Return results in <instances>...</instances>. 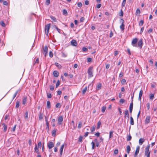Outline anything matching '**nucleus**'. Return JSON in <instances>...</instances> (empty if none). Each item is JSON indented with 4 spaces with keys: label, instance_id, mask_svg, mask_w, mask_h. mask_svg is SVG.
Returning <instances> with one entry per match:
<instances>
[{
    "label": "nucleus",
    "instance_id": "6e6552de",
    "mask_svg": "<svg viewBox=\"0 0 157 157\" xmlns=\"http://www.w3.org/2000/svg\"><path fill=\"white\" fill-rule=\"evenodd\" d=\"M94 142L92 141L91 143L92 145V149H94L95 148V142L96 143L98 142L97 139H95L94 140Z\"/></svg>",
    "mask_w": 157,
    "mask_h": 157
},
{
    "label": "nucleus",
    "instance_id": "4468645a",
    "mask_svg": "<svg viewBox=\"0 0 157 157\" xmlns=\"http://www.w3.org/2000/svg\"><path fill=\"white\" fill-rule=\"evenodd\" d=\"M143 90H141L140 91V92H139V94L138 100L139 101H140L141 102V97H142V95L143 94Z\"/></svg>",
    "mask_w": 157,
    "mask_h": 157
},
{
    "label": "nucleus",
    "instance_id": "6ab92c4d",
    "mask_svg": "<svg viewBox=\"0 0 157 157\" xmlns=\"http://www.w3.org/2000/svg\"><path fill=\"white\" fill-rule=\"evenodd\" d=\"M124 117H127L128 118H129V113H128V111L127 110H126L125 111Z\"/></svg>",
    "mask_w": 157,
    "mask_h": 157
},
{
    "label": "nucleus",
    "instance_id": "39448f33",
    "mask_svg": "<svg viewBox=\"0 0 157 157\" xmlns=\"http://www.w3.org/2000/svg\"><path fill=\"white\" fill-rule=\"evenodd\" d=\"M63 121V117L62 116H59L58 118V121L59 125H61L62 124V122Z\"/></svg>",
    "mask_w": 157,
    "mask_h": 157
},
{
    "label": "nucleus",
    "instance_id": "e433bc0d",
    "mask_svg": "<svg viewBox=\"0 0 157 157\" xmlns=\"http://www.w3.org/2000/svg\"><path fill=\"white\" fill-rule=\"evenodd\" d=\"M54 21L56 22V18L52 16L50 17Z\"/></svg>",
    "mask_w": 157,
    "mask_h": 157
},
{
    "label": "nucleus",
    "instance_id": "6e6d98bb",
    "mask_svg": "<svg viewBox=\"0 0 157 157\" xmlns=\"http://www.w3.org/2000/svg\"><path fill=\"white\" fill-rule=\"evenodd\" d=\"M125 100H124L123 99H121L119 101V102L120 103H124L125 102Z\"/></svg>",
    "mask_w": 157,
    "mask_h": 157
},
{
    "label": "nucleus",
    "instance_id": "2f4dec72",
    "mask_svg": "<svg viewBox=\"0 0 157 157\" xmlns=\"http://www.w3.org/2000/svg\"><path fill=\"white\" fill-rule=\"evenodd\" d=\"M154 98V95L153 94H150V99L153 100Z\"/></svg>",
    "mask_w": 157,
    "mask_h": 157
},
{
    "label": "nucleus",
    "instance_id": "1a4fd4ad",
    "mask_svg": "<svg viewBox=\"0 0 157 157\" xmlns=\"http://www.w3.org/2000/svg\"><path fill=\"white\" fill-rule=\"evenodd\" d=\"M139 150H140V147L139 146H137L136 147V149L135 151V154L134 155V156L135 157H136L137 155L138 154L139 151Z\"/></svg>",
    "mask_w": 157,
    "mask_h": 157
},
{
    "label": "nucleus",
    "instance_id": "603ef678",
    "mask_svg": "<svg viewBox=\"0 0 157 157\" xmlns=\"http://www.w3.org/2000/svg\"><path fill=\"white\" fill-rule=\"evenodd\" d=\"M47 96V97L49 98H51V97H52L51 94L50 93H48Z\"/></svg>",
    "mask_w": 157,
    "mask_h": 157
},
{
    "label": "nucleus",
    "instance_id": "37998d69",
    "mask_svg": "<svg viewBox=\"0 0 157 157\" xmlns=\"http://www.w3.org/2000/svg\"><path fill=\"white\" fill-rule=\"evenodd\" d=\"M82 123L81 122H79L78 125V128H80L82 127Z\"/></svg>",
    "mask_w": 157,
    "mask_h": 157
},
{
    "label": "nucleus",
    "instance_id": "b1692460",
    "mask_svg": "<svg viewBox=\"0 0 157 157\" xmlns=\"http://www.w3.org/2000/svg\"><path fill=\"white\" fill-rule=\"evenodd\" d=\"M28 111H26V112L25 113L24 115V117L25 119H28Z\"/></svg>",
    "mask_w": 157,
    "mask_h": 157
},
{
    "label": "nucleus",
    "instance_id": "393cba45",
    "mask_svg": "<svg viewBox=\"0 0 157 157\" xmlns=\"http://www.w3.org/2000/svg\"><path fill=\"white\" fill-rule=\"evenodd\" d=\"M47 106L48 109L51 108L50 102L49 101H48L47 102Z\"/></svg>",
    "mask_w": 157,
    "mask_h": 157
},
{
    "label": "nucleus",
    "instance_id": "a19ab883",
    "mask_svg": "<svg viewBox=\"0 0 157 157\" xmlns=\"http://www.w3.org/2000/svg\"><path fill=\"white\" fill-rule=\"evenodd\" d=\"M0 24L2 27H5L6 26V25L4 21H1L0 22Z\"/></svg>",
    "mask_w": 157,
    "mask_h": 157
},
{
    "label": "nucleus",
    "instance_id": "680f3d73",
    "mask_svg": "<svg viewBox=\"0 0 157 157\" xmlns=\"http://www.w3.org/2000/svg\"><path fill=\"white\" fill-rule=\"evenodd\" d=\"M50 88L51 90H53L54 88V86H50Z\"/></svg>",
    "mask_w": 157,
    "mask_h": 157
},
{
    "label": "nucleus",
    "instance_id": "8fccbe9b",
    "mask_svg": "<svg viewBox=\"0 0 157 157\" xmlns=\"http://www.w3.org/2000/svg\"><path fill=\"white\" fill-rule=\"evenodd\" d=\"M60 84V82H59V80L58 81L57 83H56V88H57L58 87V86H59V85Z\"/></svg>",
    "mask_w": 157,
    "mask_h": 157
},
{
    "label": "nucleus",
    "instance_id": "a18cd8bd",
    "mask_svg": "<svg viewBox=\"0 0 157 157\" xmlns=\"http://www.w3.org/2000/svg\"><path fill=\"white\" fill-rule=\"evenodd\" d=\"M133 102H132V101L130 104L129 109H133Z\"/></svg>",
    "mask_w": 157,
    "mask_h": 157
},
{
    "label": "nucleus",
    "instance_id": "412c9836",
    "mask_svg": "<svg viewBox=\"0 0 157 157\" xmlns=\"http://www.w3.org/2000/svg\"><path fill=\"white\" fill-rule=\"evenodd\" d=\"M130 123L131 125L134 124V121L132 117H130Z\"/></svg>",
    "mask_w": 157,
    "mask_h": 157
},
{
    "label": "nucleus",
    "instance_id": "20e7f679",
    "mask_svg": "<svg viewBox=\"0 0 157 157\" xmlns=\"http://www.w3.org/2000/svg\"><path fill=\"white\" fill-rule=\"evenodd\" d=\"M43 54L46 57L48 52V49L47 46H45L43 48Z\"/></svg>",
    "mask_w": 157,
    "mask_h": 157
},
{
    "label": "nucleus",
    "instance_id": "5fc2aeb1",
    "mask_svg": "<svg viewBox=\"0 0 157 157\" xmlns=\"http://www.w3.org/2000/svg\"><path fill=\"white\" fill-rule=\"evenodd\" d=\"M50 3V0H46V4L47 5H48Z\"/></svg>",
    "mask_w": 157,
    "mask_h": 157
},
{
    "label": "nucleus",
    "instance_id": "7c9ffc66",
    "mask_svg": "<svg viewBox=\"0 0 157 157\" xmlns=\"http://www.w3.org/2000/svg\"><path fill=\"white\" fill-rule=\"evenodd\" d=\"M2 124L3 126V127H4L3 131L4 132H6L7 130V126L4 123H3Z\"/></svg>",
    "mask_w": 157,
    "mask_h": 157
},
{
    "label": "nucleus",
    "instance_id": "c756f323",
    "mask_svg": "<svg viewBox=\"0 0 157 157\" xmlns=\"http://www.w3.org/2000/svg\"><path fill=\"white\" fill-rule=\"evenodd\" d=\"M101 124V123L100 121H99L97 124V128L98 129L100 127V125Z\"/></svg>",
    "mask_w": 157,
    "mask_h": 157
},
{
    "label": "nucleus",
    "instance_id": "9b49d317",
    "mask_svg": "<svg viewBox=\"0 0 157 157\" xmlns=\"http://www.w3.org/2000/svg\"><path fill=\"white\" fill-rule=\"evenodd\" d=\"M143 45V42L142 39L140 40L138 43V46L141 48Z\"/></svg>",
    "mask_w": 157,
    "mask_h": 157
},
{
    "label": "nucleus",
    "instance_id": "4be33fe9",
    "mask_svg": "<svg viewBox=\"0 0 157 157\" xmlns=\"http://www.w3.org/2000/svg\"><path fill=\"white\" fill-rule=\"evenodd\" d=\"M101 83H99L98 85H97V86L96 87V90H100L101 89Z\"/></svg>",
    "mask_w": 157,
    "mask_h": 157
},
{
    "label": "nucleus",
    "instance_id": "e2e57ef3",
    "mask_svg": "<svg viewBox=\"0 0 157 157\" xmlns=\"http://www.w3.org/2000/svg\"><path fill=\"white\" fill-rule=\"evenodd\" d=\"M78 6L79 7H81L82 6V4L81 2H78Z\"/></svg>",
    "mask_w": 157,
    "mask_h": 157
},
{
    "label": "nucleus",
    "instance_id": "ea45409f",
    "mask_svg": "<svg viewBox=\"0 0 157 157\" xmlns=\"http://www.w3.org/2000/svg\"><path fill=\"white\" fill-rule=\"evenodd\" d=\"M131 138H132L131 136L130 135H129V136H127V141H130L131 140Z\"/></svg>",
    "mask_w": 157,
    "mask_h": 157
},
{
    "label": "nucleus",
    "instance_id": "338daca9",
    "mask_svg": "<svg viewBox=\"0 0 157 157\" xmlns=\"http://www.w3.org/2000/svg\"><path fill=\"white\" fill-rule=\"evenodd\" d=\"M84 17H81L80 19V21L81 22H82L84 21Z\"/></svg>",
    "mask_w": 157,
    "mask_h": 157
},
{
    "label": "nucleus",
    "instance_id": "f704fd0d",
    "mask_svg": "<svg viewBox=\"0 0 157 157\" xmlns=\"http://www.w3.org/2000/svg\"><path fill=\"white\" fill-rule=\"evenodd\" d=\"M43 114L41 113H40L39 116V120H41L43 119Z\"/></svg>",
    "mask_w": 157,
    "mask_h": 157
},
{
    "label": "nucleus",
    "instance_id": "9d476101",
    "mask_svg": "<svg viewBox=\"0 0 157 157\" xmlns=\"http://www.w3.org/2000/svg\"><path fill=\"white\" fill-rule=\"evenodd\" d=\"M137 41H138L137 38H135L134 39H133L132 40V45L133 46H136V45H134L135 44L137 43Z\"/></svg>",
    "mask_w": 157,
    "mask_h": 157
},
{
    "label": "nucleus",
    "instance_id": "13d9d810",
    "mask_svg": "<svg viewBox=\"0 0 157 157\" xmlns=\"http://www.w3.org/2000/svg\"><path fill=\"white\" fill-rule=\"evenodd\" d=\"M49 56L50 57L52 58L53 57V54L52 53V52L51 51H50L49 52Z\"/></svg>",
    "mask_w": 157,
    "mask_h": 157
},
{
    "label": "nucleus",
    "instance_id": "423d86ee",
    "mask_svg": "<svg viewBox=\"0 0 157 157\" xmlns=\"http://www.w3.org/2000/svg\"><path fill=\"white\" fill-rule=\"evenodd\" d=\"M121 20L122 23L121 25L120 26V28L121 30H124V21L122 19H121Z\"/></svg>",
    "mask_w": 157,
    "mask_h": 157
},
{
    "label": "nucleus",
    "instance_id": "bb28decb",
    "mask_svg": "<svg viewBox=\"0 0 157 157\" xmlns=\"http://www.w3.org/2000/svg\"><path fill=\"white\" fill-rule=\"evenodd\" d=\"M140 13V11L139 9H137L136 10V15H139Z\"/></svg>",
    "mask_w": 157,
    "mask_h": 157
},
{
    "label": "nucleus",
    "instance_id": "aec40b11",
    "mask_svg": "<svg viewBox=\"0 0 157 157\" xmlns=\"http://www.w3.org/2000/svg\"><path fill=\"white\" fill-rule=\"evenodd\" d=\"M27 98L26 97H24L22 100V104L24 105H25L27 102Z\"/></svg>",
    "mask_w": 157,
    "mask_h": 157
},
{
    "label": "nucleus",
    "instance_id": "052dcab7",
    "mask_svg": "<svg viewBox=\"0 0 157 157\" xmlns=\"http://www.w3.org/2000/svg\"><path fill=\"white\" fill-rule=\"evenodd\" d=\"M118 153V149H116L114 151V154L115 155L117 154Z\"/></svg>",
    "mask_w": 157,
    "mask_h": 157
},
{
    "label": "nucleus",
    "instance_id": "473e14b6",
    "mask_svg": "<svg viewBox=\"0 0 157 157\" xmlns=\"http://www.w3.org/2000/svg\"><path fill=\"white\" fill-rule=\"evenodd\" d=\"M57 130L56 129H54L52 131V136H55L56 135V132Z\"/></svg>",
    "mask_w": 157,
    "mask_h": 157
},
{
    "label": "nucleus",
    "instance_id": "09e8293b",
    "mask_svg": "<svg viewBox=\"0 0 157 157\" xmlns=\"http://www.w3.org/2000/svg\"><path fill=\"white\" fill-rule=\"evenodd\" d=\"M126 82V80L124 79H122L121 81V83L122 84H124Z\"/></svg>",
    "mask_w": 157,
    "mask_h": 157
},
{
    "label": "nucleus",
    "instance_id": "bf43d9fd",
    "mask_svg": "<svg viewBox=\"0 0 157 157\" xmlns=\"http://www.w3.org/2000/svg\"><path fill=\"white\" fill-rule=\"evenodd\" d=\"M38 147L39 148L40 147H41L42 143H41V142H39V143H38Z\"/></svg>",
    "mask_w": 157,
    "mask_h": 157
},
{
    "label": "nucleus",
    "instance_id": "79ce46f5",
    "mask_svg": "<svg viewBox=\"0 0 157 157\" xmlns=\"http://www.w3.org/2000/svg\"><path fill=\"white\" fill-rule=\"evenodd\" d=\"M90 130L92 132H94L95 130V127L94 126H92Z\"/></svg>",
    "mask_w": 157,
    "mask_h": 157
},
{
    "label": "nucleus",
    "instance_id": "f03ea898",
    "mask_svg": "<svg viewBox=\"0 0 157 157\" xmlns=\"http://www.w3.org/2000/svg\"><path fill=\"white\" fill-rule=\"evenodd\" d=\"M93 68L92 67H90L88 70V73L89 77L90 78L93 76Z\"/></svg>",
    "mask_w": 157,
    "mask_h": 157
},
{
    "label": "nucleus",
    "instance_id": "0eeeda50",
    "mask_svg": "<svg viewBox=\"0 0 157 157\" xmlns=\"http://www.w3.org/2000/svg\"><path fill=\"white\" fill-rule=\"evenodd\" d=\"M54 144L52 142H49L48 144V147L49 149H51L54 147Z\"/></svg>",
    "mask_w": 157,
    "mask_h": 157
},
{
    "label": "nucleus",
    "instance_id": "58836bf2",
    "mask_svg": "<svg viewBox=\"0 0 157 157\" xmlns=\"http://www.w3.org/2000/svg\"><path fill=\"white\" fill-rule=\"evenodd\" d=\"M56 107L57 108H59L61 107V105L59 103H57L56 105Z\"/></svg>",
    "mask_w": 157,
    "mask_h": 157
},
{
    "label": "nucleus",
    "instance_id": "c85d7f7f",
    "mask_svg": "<svg viewBox=\"0 0 157 157\" xmlns=\"http://www.w3.org/2000/svg\"><path fill=\"white\" fill-rule=\"evenodd\" d=\"M113 131H111L109 132V139L113 137Z\"/></svg>",
    "mask_w": 157,
    "mask_h": 157
},
{
    "label": "nucleus",
    "instance_id": "c03bdc74",
    "mask_svg": "<svg viewBox=\"0 0 157 157\" xmlns=\"http://www.w3.org/2000/svg\"><path fill=\"white\" fill-rule=\"evenodd\" d=\"M144 24V21L143 20H141L140 21V23H139V25L140 26H142Z\"/></svg>",
    "mask_w": 157,
    "mask_h": 157
},
{
    "label": "nucleus",
    "instance_id": "69168bd1",
    "mask_svg": "<svg viewBox=\"0 0 157 157\" xmlns=\"http://www.w3.org/2000/svg\"><path fill=\"white\" fill-rule=\"evenodd\" d=\"M39 63V58H38L36 59L35 62L34 63V64H35L36 63Z\"/></svg>",
    "mask_w": 157,
    "mask_h": 157
},
{
    "label": "nucleus",
    "instance_id": "5701e85b",
    "mask_svg": "<svg viewBox=\"0 0 157 157\" xmlns=\"http://www.w3.org/2000/svg\"><path fill=\"white\" fill-rule=\"evenodd\" d=\"M126 149L127 152L128 154H129L131 150L130 147L129 145H128L126 147Z\"/></svg>",
    "mask_w": 157,
    "mask_h": 157
},
{
    "label": "nucleus",
    "instance_id": "f8f14e48",
    "mask_svg": "<svg viewBox=\"0 0 157 157\" xmlns=\"http://www.w3.org/2000/svg\"><path fill=\"white\" fill-rule=\"evenodd\" d=\"M71 44L72 45L74 46H76L77 45V43L75 40H73L71 41Z\"/></svg>",
    "mask_w": 157,
    "mask_h": 157
},
{
    "label": "nucleus",
    "instance_id": "a211bd4d",
    "mask_svg": "<svg viewBox=\"0 0 157 157\" xmlns=\"http://www.w3.org/2000/svg\"><path fill=\"white\" fill-rule=\"evenodd\" d=\"M59 72L56 71H54L53 72V75L56 77H57L59 76Z\"/></svg>",
    "mask_w": 157,
    "mask_h": 157
},
{
    "label": "nucleus",
    "instance_id": "0e129e2a",
    "mask_svg": "<svg viewBox=\"0 0 157 157\" xmlns=\"http://www.w3.org/2000/svg\"><path fill=\"white\" fill-rule=\"evenodd\" d=\"M92 61V59L90 58H87V61L89 62H91Z\"/></svg>",
    "mask_w": 157,
    "mask_h": 157
},
{
    "label": "nucleus",
    "instance_id": "4d7b16f0",
    "mask_svg": "<svg viewBox=\"0 0 157 157\" xmlns=\"http://www.w3.org/2000/svg\"><path fill=\"white\" fill-rule=\"evenodd\" d=\"M63 13L64 14H67V10L65 9H64L63 10Z\"/></svg>",
    "mask_w": 157,
    "mask_h": 157
},
{
    "label": "nucleus",
    "instance_id": "cd10ccee",
    "mask_svg": "<svg viewBox=\"0 0 157 157\" xmlns=\"http://www.w3.org/2000/svg\"><path fill=\"white\" fill-rule=\"evenodd\" d=\"M87 89V86L85 87L83 89V90L82 91V94H84L85 93Z\"/></svg>",
    "mask_w": 157,
    "mask_h": 157
},
{
    "label": "nucleus",
    "instance_id": "7ed1b4c3",
    "mask_svg": "<svg viewBox=\"0 0 157 157\" xmlns=\"http://www.w3.org/2000/svg\"><path fill=\"white\" fill-rule=\"evenodd\" d=\"M50 25V24H48L45 26V33L46 35L47 36H48V34Z\"/></svg>",
    "mask_w": 157,
    "mask_h": 157
},
{
    "label": "nucleus",
    "instance_id": "ddd939ff",
    "mask_svg": "<svg viewBox=\"0 0 157 157\" xmlns=\"http://www.w3.org/2000/svg\"><path fill=\"white\" fill-rule=\"evenodd\" d=\"M150 117L149 116H147L146 117L145 119V123L146 124L149 123L150 121Z\"/></svg>",
    "mask_w": 157,
    "mask_h": 157
},
{
    "label": "nucleus",
    "instance_id": "dca6fc26",
    "mask_svg": "<svg viewBox=\"0 0 157 157\" xmlns=\"http://www.w3.org/2000/svg\"><path fill=\"white\" fill-rule=\"evenodd\" d=\"M145 140L143 138H140L139 140V144L140 145H142L144 142Z\"/></svg>",
    "mask_w": 157,
    "mask_h": 157
},
{
    "label": "nucleus",
    "instance_id": "864d4df0",
    "mask_svg": "<svg viewBox=\"0 0 157 157\" xmlns=\"http://www.w3.org/2000/svg\"><path fill=\"white\" fill-rule=\"evenodd\" d=\"M18 92V90H17L15 93V94H14L13 96V99H14L16 97V96L17 95V94Z\"/></svg>",
    "mask_w": 157,
    "mask_h": 157
},
{
    "label": "nucleus",
    "instance_id": "4c0bfd02",
    "mask_svg": "<svg viewBox=\"0 0 157 157\" xmlns=\"http://www.w3.org/2000/svg\"><path fill=\"white\" fill-rule=\"evenodd\" d=\"M106 109V107L105 106H103L102 108L101 111L103 113H104Z\"/></svg>",
    "mask_w": 157,
    "mask_h": 157
},
{
    "label": "nucleus",
    "instance_id": "49530a36",
    "mask_svg": "<svg viewBox=\"0 0 157 157\" xmlns=\"http://www.w3.org/2000/svg\"><path fill=\"white\" fill-rule=\"evenodd\" d=\"M67 54L63 52H62V56L63 57H66L67 56Z\"/></svg>",
    "mask_w": 157,
    "mask_h": 157
},
{
    "label": "nucleus",
    "instance_id": "a878e982",
    "mask_svg": "<svg viewBox=\"0 0 157 157\" xmlns=\"http://www.w3.org/2000/svg\"><path fill=\"white\" fill-rule=\"evenodd\" d=\"M55 65L58 67L59 68H61L62 67L61 66L57 63H55Z\"/></svg>",
    "mask_w": 157,
    "mask_h": 157
},
{
    "label": "nucleus",
    "instance_id": "f257e3e1",
    "mask_svg": "<svg viewBox=\"0 0 157 157\" xmlns=\"http://www.w3.org/2000/svg\"><path fill=\"white\" fill-rule=\"evenodd\" d=\"M150 145L149 144L145 148L144 155L147 157H150L151 151H149Z\"/></svg>",
    "mask_w": 157,
    "mask_h": 157
},
{
    "label": "nucleus",
    "instance_id": "72a5a7b5",
    "mask_svg": "<svg viewBox=\"0 0 157 157\" xmlns=\"http://www.w3.org/2000/svg\"><path fill=\"white\" fill-rule=\"evenodd\" d=\"M20 102L18 101H17L16 102V107L18 108L19 106Z\"/></svg>",
    "mask_w": 157,
    "mask_h": 157
},
{
    "label": "nucleus",
    "instance_id": "774afa93",
    "mask_svg": "<svg viewBox=\"0 0 157 157\" xmlns=\"http://www.w3.org/2000/svg\"><path fill=\"white\" fill-rule=\"evenodd\" d=\"M82 50L83 52H86L87 51V49L85 47H83Z\"/></svg>",
    "mask_w": 157,
    "mask_h": 157
},
{
    "label": "nucleus",
    "instance_id": "2eb2a0df",
    "mask_svg": "<svg viewBox=\"0 0 157 157\" xmlns=\"http://www.w3.org/2000/svg\"><path fill=\"white\" fill-rule=\"evenodd\" d=\"M64 147V144H63L61 145L60 148V152L59 155L61 156L63 154V151Z\"/></svg>",
    "mask_w": 157,
    "mask_h": 157
},
{
    "label": "nucleus",
    "instance_id": "de8ad7c7",
    "mask_svg": "<svg viewBox=\"0 0 157 157\" xmlns=\"http://www.w3.org/2000/svg\"><path fill=\"white\" fill-rule=\"evenodd\" d=\"M82 136H80L79 138V139H78V142H82Z\"/></svg>",
    "mask_w": 157,
    "mask_h": 157
},
{
    "label": "nucleus",
    "instance_id": "3c124183",
    "mask_svg": "<svg viewBox=\"0 0 157 157\" xmlns=\"http://www.w3.org/2000/svg\"><path fill=\"white\" fill-rule=\"evenodd\" d=\"M119 15L121 17H122L123 15V12L122 10H121L120 13H119Z\"/></svg>",
    "mask_w": 157,
    "mask_h": 157
},
{
    "label": "nucleus",
    "instance_id": "c9c22d12",
    "mask_svg": "<svg viewBox=\"0 0 157 157\" xmlns=\"http://www.w3.org/2000/svg\"><path fill=\"white\" fill-rule=\"evenodd\" d=\"M55 28L56 29V30H57L58 32L59 33H61V30L59 29L57 26H56V25H54Z\"/></svg>",
    "mask_w": 157,
    "mask_h": 157
},
{
    "label": "nucleus",
    "instance_id": "f3484780",
    "mask_svg": "<svg viewBox=\"0 0 157 157\" xmlns=\"http://www.w3.org/2000/svg\"><path fill=\"white\" fill-rule=\"evenodd\" d=\"M34 150L35 152L37 154H39V151L37 147V146L36 144H35V147L34 148Z\"/></svg>",
    "mask_w": 157,
    "mask_h": 157
}]
</instances>
